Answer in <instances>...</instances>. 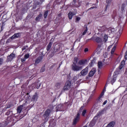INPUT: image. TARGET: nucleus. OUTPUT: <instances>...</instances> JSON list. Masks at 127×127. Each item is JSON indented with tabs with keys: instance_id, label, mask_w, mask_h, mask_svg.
<instances>
[{
	"instance_id": "nucleus-1",
	"label": "nucleus",
	"mask_w": 127,
	"mask_h": 127,
	"mask_svg": "<svg viewBox=\"0 0 127 127\" xmlns=\"http://www.w3.org/2000/svg\"><path fill=\"white\" fill-rule=\"evenodd\" d=\"M87 64V60H80L78 62V58H74V62L71 65V69L74 72L81 71Z\"/></svg>"
},
{
	"instance_id": "nucleus-2",
	"label": "nucleus",
	"mask_w": 127,
	"mask_h": 127,
	"mask_svg": "<svg viewBox=\"0 0 127 127\" xmlns=\"http://www.w3.org/2000/svg\"><path fill=\"white\" fill-rule=\"evenodd\" d=\"M98 31L99 32H105L108 31V32H115V28L112 27H110L109 28H107L106 26H103L102 27H99L98 28Z\"/></svg>"
},
{
	"instance_id": "nucleus-3",
	"label": "nucleus",
	"mask_w": 127,
	"mask_h": 127,
	"mask_svg": "<svg viewBox=\"0 0 127 127\" xmlns=\"http://www.w3.org/2000/svg\"><path fill=\"white\" fill-rule=\"evenodd\" d=\"M28 100L25 101V103L23 104V105L19 106L17 108V112L20 114L21 113V111H22V109H25L26 108V106H27V104H28Z\"/></svg>"
},
{
	"instance_id": "nucleus-4",
	"label": "nucleus",
	"mask_w": 127,
	"mask_h": 127,
	"mask_svg": "<svg viewBox=\"0 0 127 127\" xmlns=\"http://www.w3.org/2000/svg\"><path fill=\"white\" fill-rule=\"evenodd\" d=\"M70 88H72V83L71 81H67L65 84V86L63 88L64 91H67V90H69Z\"/></svg>"
},
{
	"instance_id": "nucleus-5",
	"label": "nucleus",
	"mask_w": 127,
	"mask_h": 127,
	"mask_svg": "<svg viewBox=\"0 0 127 127\" xmlns=\"http://www.w3.org/2000/svg\"><path fill=\"white\" fill-rule=\"evenodd\" d=\"M112 0H106V4L104 9V11H107V10H108V8H110Z\"/></svg>"
},
{
	"instance_id": "nucleus-6",
	"label": "nucleus",
	"mask_w": 127,
	"mask_h": 127,
	"mask_svg": "<svg viewBox=\"0 0 127 127\" xmlns=\"http://www.w3.org/2000/svg\"><path fill=\"white\" fill-rule=\"evenodd\" d=\"M19 36H20V33H17L15 34L12 37H11L10 39H8L6 41V43H8L9 42V40H10V39H15L16 38H18V37H19Z\"/></svg>"
},
{
	"instance_id": "nucleus-7",
	"label": "nucleus",
	"mask_w": 127,
	"mask_h": 127,
	"mask_svg": "<svg viewBox=\"0 0 127 127\" xmlns=\"http://www.w3.org/2000/svg\"><path fill=\"white\" fill-rule=\"evenodd\" d=\"M96 34H95L92 37H91V39H91V40H93V39H95L96 42H97V43H101V42H102V41H103V40H102V39L99 37H95V35H96Z\"/></svg>"
},
{
	"instance_id": "nucleus-8",
	"label": "nucleus",
	"mask_w": 127,
	"mask_h": 127,
	"mask_svg": "<svg viewBox=\"0 0 127 127\" xmlns=\"http://www.w3.org/2000/svg\"><path fill=\"white\" fill-rule=\"evenodd\" d=\"M80 120V114H77L75 118L74 119L72 125H75L79 122Z\"/></svg>"
},
{
	"instance_id": "nucleus-9",
	"label": "nucleus",
	"mask_w": 127,
	"mask_h": 127,
	"mask_svg": "<svg viewBox=\"0 0 127 127\" xmlns=\"http://www.w3.org/2000/svg\"><path fill=\"white\" fill-rule=\"evenodd\" d=\"M88 67H85L80 72L81 76H86L88 74Z\"/></svg>"
},
{
	"instance_id": "nucleus-10",
	"label": "nucleus",
	"mask_w": 127,
	"mask_h": 127,
	"mask_svg": "<svg viewBox=\"0 0 127 127\" xmlns=\"http://www.w3.org/2000/svg\"><path fill=\"white\" fill-rule=\"evenodd\" d=\"M96 73V68H93L91 69V70L90 71L89 73V77H93L94 76V74Z\"/></svg>"
},
{
	"instance_id": "nucleus-11",
	"label": "nucleus",
	"mask_w": 127,
	"mask_h": 127,
	"mask_svg": "<svg viewBox=\"0 0 127 127\" xmlns=\"http://www.w3.org/2000/svg\"><path fill=\"white\" fill-rule=\"evenodd\" d=\"M51 111L49 109H48L45 113V115H44V118L46 119H47L48 117H49V115L50 114Z\"/></svg>"
},
{
	"instance_id": "nucleus-12",
	"label": "nucleus",
	"mask_w": 127,
	"mask_h": 127,
	"mask_svg": "<svg viewBox=\"0 0 127 127\" xmlns=\"http://www.w3.org/2000/svg\"><path fill=\"white\" fill-rule=\"evenodd\" d=\"M42 60V57H39V58H38L35 61V65H37V64H39V63L41 62Z\"/></svg>"
},
{
	"instance_id": "nucleus-13",
	"label": "nucleus",
	"mask_w": 127,
	"mask_h": 127,
	"mask_svg": "<svg viewBox=\"0 0 127 127\" xmlns=\"http://www.w3.org/2000/svg\"><path fill=\"white\" fill-rule=\"evenodd\" d=\"M101 36H102V37H103L104 42H107V41H108V35H107L104 33H103L101 34Z\"/></svg>"
},
{
	"instance_id": "nucleus-14",
	"label": "nucleus",
	"mask_w": 127,
	"mask_h": 127,
	"mask_svg": "<svg viewBox=\"0 0 127 127\" xmlns=\"http://www.w3.org/2000/svg\"><path fill=\"white\" fill-rule=\"evenodd\" d=\"M38 99V95L37 94H35L32 97L31 101L32 102H34L37 101Z\"/></svg>"
},
{
	"instance_id": "nucleus-15",
	"label": "nucleus",
	"mask_w": 127,
	"mask_h": 127,
	"mask_svg": "<svg viewBox=\"0 0 127 127\" xmlns=\"http://www.w3.org/2000/svg\"><path fill=\"white\" fill-rule=\"evenodd\" d=\"M15 58V55L14 54H11L8 57V61H11L13 58Z\"/></svg>"
},
{
	"instance_id": "nucleus-16",
	"label": "nucleus",
	"mask_w": 127,
	"mask_h": 127,
	"mask_svg": "<svg viewBox=\"0 0 127 127\" xmlns=\"http://www.w3.org/2000/svg\"><path fill=\"white\" fill-rule=\"evenodd\" d=\"M115 125H116V122L113 121L108 124L106 127H115Z\"/></svg>"
},
{
	"instance_id": "nucleus-17",
	"label": "nucleus",
	"mask_w": 127,
	"mask_h": 127,
	"mask_svg": "<svg viewBox=\"0 0 127 127\" xmlns=\"http://www.w3.org/2000/svg\"><path fill=\"white\" fill-rule=\"evenodd\" d=\"M102 49H103V47H102V45H98L97 48V54H100Z\"/></svg>"
},
{
	"instance_id": "nucleus-18",
	"label": "nucleus",
	"mask_w": 127,
	"mask_h": 127,
	"mask_svg": "<svg viewBox=\"0 0 127 127\" xmlns=\"http://www.w3.org/2000/svg\"><path fill=\"white\" fill-rule=\"evenodd\" d=\"M41 18H42V14L40 13V14H39L38 15V16H37L35 18V21H39L40 20V19H41Z\"/></svg>"
},
{
	"instance_id": "nucleus-19",
	"label": "nucleus",
	"mask_w": 127,
	"mask_h": 127,
	"mask_svg": "<svg viewBox=\"0 0 127 127\" xmlns=\"http://www.w3.org/2000/svg\"><path fill=\"white\" fill-rule=\"evenodd\" d=\"M74 15H75V14H74L73 12H72L71 11H70L68 13V18L69 19H71V18H72L73 16H74Z\"/></svg>"
},
{
	"instance_id": "nucleus-20",
	"label": "nucleus",
	"mask_w": 127,
	"mask_h": 127,
	"mask_svg": "<svg viewBox=\"0 0 127 127\" xmlns=\"http://www.w3.org/2000/svg\"><path fill=\"white\" fill-rule=\"evenodd\" d=\"M125 64H126V62L125 61H123L121 62V65H120V66L119 67V69H120V70L123 69V67H124V65H125Z\"/></svg>"
},
{
	"instance_id": "nucleus-21",
	"label": "nucleus",
	"mask_w": 127,
	"mask_h": 127,
	"mask_svg": "<svg viewBox=\"0 0 127 127\" xmlns=\"http://www.w3.org/2000/svg\"><path fill=\"white\" fill-rule=\"evenodd\" d=\"M117 80V77H116V76H113L111 79V84L113 85L115 82H116V80Z\"/></svg>"
},
{
	"instance_id": "nucleus-22",
	"label": "nucleus",
	"mask_w": 127,
	"mask_h": 127,
	"mask_svg": "<svg viewBox=\"0 0 127 127\" xmlns=\"http://www.w3.org/2000/svg\"><path fill=\"white\" fill-rule=\"evenodd\" d=\"M98 67L99 69H102L103 68V64L101 62H99L98 63Z\"/></svg>"
},
{
	"instance_id": "nucleus-23",
	"label": "nucleus",
	"mask_w": 127,
	"mask_h": 127,
	"mask_svg": "<svg viewBox=\"0 0 127 127\" xmlns=\"http://www.w3.org/2000/svg\"><path fill=\"white\" fill-rule=\"evenodd\" d=\"M52 46V43L50 42L47 46V51H49V50H50Z\"/></svg>"
},
{
	"instance_id": "nucleus-24",
	"label": "nucleus",
	"mask_w": 127,
	"mask_h": 127,
	"mask_svg": "<svg viewBox=\"0 0 127 127\" xmlns=\"http://www.w3.org/2000/svg\"><path fill=\"white\" fill-rule=\"evenodd\" d=\"M92 5H94L92 7H91L90 8H89L88 9H93L94 8H98V5L97 4H93Z\"/></svg>"
},
{
	"instance_id": "nucleus-25",
	"label": "nucleus",
	"mask_w": 127,
	"mask_h": 127,
	"mask_svg": "<svg viewBox=\"0 0 127 127\" xmlns=\"http://www.w3.org/2000/svg\"><path fill=\"white\" fill-rule=\"evenodd\" d=\"M62 106V105L61 104H59V105H57L56 106V108H57L56 111L57 112H58V111H61V109L60 108H61Z\"/></svg>"
},
{
	"instance_id": "nucleus-26",
	"label": "nucleus",
	"mask_w": 127,
	"mask_h": 127,
	"mask_svg": "<svg viewBox=\"0 0 127 127\" xmlns=\"http://www.w3.org/2000/svg\"><path fill=\"white\" fill-rule=\"evenodd\" d=\"M126 3H122V5L121 6V10L122 11H124V10H125V8L126 7Z\"/></svg>"
},
{
	"instance_id": "nucleus-27",
	"label": "nucleus",
	"mask_w": 127,
	"mask_h": 127,
	"mask_svg": "<svg viewBox=\"0 0 127 127\" xmlns=\"http://www.w3.org/2000/svg\"><path fill=\"white\" fill-rule=\"evenodd\" d=\"M48 12H49V11L48 10H47L44 12V18H46L47 17V16L48 15Z\"/></svg>"
},
{
	"instance_id": "nucleus-28",
	"label": "nucleus",
	"mask_w": 127,
	"mask_h": 127,
	"mask_svg": "<svg viewBox=\"0 0 127 127\" xmlns=\"http://www.w3.org/2000/svg\"><path fill=\"white\" fill-rule=\"evenodd\" d=\"M75 22L77 23L79 22V21H80V20H81V17H78V16H76L75 17Z\"/></svg>"
},
{
	"instance_id": "nucleus-29",
	"label": "nucleus",
	"mask_w": 127,
	"mask_h": 127,
	"mask_svg": "<svg viewBox=\"0 0 127 127\" xmlns=\"http://www.w3.org/2000/svg\"><path fill=\"white\" fill-rule=\"evenodd\" d=\"M116 48H117V47L116 46H115L113 48V49H112V50L111 51V54H112V55H113V54H114V53H115V51H116Z\"/></svg>"
},
{
	"instance_id": "nucleus-30",
	"label": "nucleus",
	"mask_w": 127,
	"mask_h": 127,
	"mask_svg": "<svg viewBox=\"0 0 127 127\" xmlns=\"http://www.w3.org/2000/svg\"><path fill=\"white\" fill-rule=\"evenodd\" d=\"M84 31L83 32H87V31H88V27H87V25H84Z\"/></svg>"
},
{
	"instance_id": "nucleus-31",
	"label": "nucleus",
	"mask_w": 127,
	"mask_h": 127,
	"mask_svg": "<svg viewBox=\"0 0 127 127\" xmlns=\"http://www.w3.org/2000/svg\"><path fill=\"white\" fill-rule=\"evenodd\" d=\"M101 115H102V112H98V113L97 114V115H96V117L99 118V117H101Z\"/></svg>"
},
{
	"instance_id": "nucleus-32",
	"label": "nucleus",
	"mask_w": 127,
	"mask_h": 127,
	"mask_svg": "<svg viewBox=\"0 0 127 127\" xmlns=\"http://www.w3.org/2000/svg\"><path fill=\"white\" fill-rule=\"evenodd\" d=\"M41 4L42 3L40 1H38L35 2V5H40V4Z\"/></svg>"
},
{
	"instance_id": "nucleus-33",
	"label": "nucleus",
	"mask_w": 127,
	"mask_h": 127,
	"mask_svg": "<svg viewBox=\"0 0 127 127\" xmlns=\"http://www.w3.org/2000/svg\"><path fill=\"white\" fill-rule=\"evenodd\" d=\"M5 25V23H4V22H2V24L0 25V27H2V28H4V26Z\"/></svg>"
},
{
	"instance_id": "nucleus-34",
	"label": "nucleus",
	"mask_w": 127,
	"mask_h": 127,
	"mask_svg": "<svg viewBox=\"0 0 127 127\" xmlns=\"http://www.w3.org/2000/svg\"><path fill=\"white\" fill-rule=\"evenodd\" d=\"M105 94V92L103 91L101 94H100V96L99 98H102V97H103L104 94Z\"/></svg>"
},
{
	"instance_id": "nucleus-35",
	"label": "nucleus",
	"mask_w": 127,
	"mask_h": 127,
	"mask_svg": "<svg viewBox=\"0 0 127 127\" xmlns=\"http://www.w3.org/2000/svg\"><path fill=\"white\" fill-rule=\"evenodd\" d=\"M86 112H87V111L86 110H83L82 113V116H85V115H86Z\"/></svg>"
},
{
	"instance_id": "nucleus-36",
	"label": "nucleus",
	"mask_w": 127,
	"mask_h": 127,
	"mask_svg": "<svg viewBox=\"0 0 127 127\" xmlns=\"http://www.w3.org/2000/svg\"><path fill=\"white\" fill-rule=\"evenodd\" d=\"M76 2H77L76 0H73V1L72 2V4H73V5H76Z\"/></svg>"
},
{
	"instance_id": "nucleus-37",
	"label": "nucleus",
	"mask_w": 127,
	"mask_h": 127,
	"mask_svg": "<svg viewBox=\"0 0 127 127\" xmlns=\"http://www.w3.org/2000/svg\"><path fill=\"white\" fill-rule=\"evenodd\" d=\"M24 58H25L26 59H27L28 58H29V54H26V55L24 56Z\"/></svg>"
},
{
	"instance_id": "nucleus-38",
	"label": "nucleus",
	"mask_w": 127,
	"mask_h": 127,
	"mask_svg": "<svg viewBox=\"0 0 127 127\" xmlns=\"http://www.w3.org/2000/svg\"><path fill=\"white\" fill-rule=\"evenodd\" d=\"M79 78V76H74L73 77V80L74 81H76L77 80V79H78Z\"/></svg>"
},
{
	"instance_id": "nucleus-39",
	"label": "nucleus",
	"mask_w": 127,
	"mask_h": 127,
	"mask_svg": "<svg viewBox=\"0 0 127 127\" xmlns=\"http://www.w3.org/2000/svg\"><path fill=\"white\" fill-rule=\"evenodd\" d=\"M3 63V60L2 59H0V65H1Z\"/></svg>"
},
{
	"instance_id": "nucleus-40",
	"label": "nucleus",
	"mask_w": 127,
	"mask_h": 127,
	"mask_svg": "<svg viewBox=\"0 0 127 127\" xmlns=\"http://www.w3.org/2000/svg\"><path fill=\"white\" fill-rule=\"evenodd\" d=\"M94 121H97L98 120V119H99V117H97V116H96V115L94 117Z\"/></svg>"
},
{
	"instance_id": "nucleus-41",
	"label": "nucleus",
	"mask_w": 127,
	"mask_h": 127,
	"mask_svg": "<svg viewBox=\"0 0 127 127\" xmlns=\"http://www.w3.org/2000/svg\"><path fill=\"white\" fill-rule=\"evenodd\" d=\"M89 102H90V100L89 99H88L85 105L83 104V106H84V107H86V106H87V104H88V103H89Z\"/></svg>"
},
{
	"instance_id": "nucleus-42",
	"label": "nucleus",
	"mask_w": 127,
	"mask_h": 127,
	"mask_svg": "<svg viewBox=\"0 0 127 127\" xmlns=\"http://www.w3.org/2000/svg\"><path fill=\"white\" fill-rule=\"evenodd\" d=\"M2 30H3V28H2V27L0 26V32H1V31H2Z\"/></svg>"
},
{
	"instance_id": "nucleus-43",
	"label": "nucleus",
	"mask_w": 127,
	"mask_h": 127,
	"mask_svg": "<svg viewBox=\"0 0 127 127\" xmlns=\"http://www.w3.org/2000/svg\"><path fill=\"white\" fill-rule=\"evenodd\" d=\"M25 60H26V59L24 58L23 59H21V62H24V61H25Z\"/></svg>"
},
{
	"instance_id": "nucleus-44",
	"label": "nucleus",
	"mask_w": 127,
	"mask_h": 127,
	"mask_svg": "<svg viewBox=\"0 0 127 127\" xmlns=\"http://www.w3.org/2000/svg\"><path fill=\"white\" fill-rule=\"evenodd\" d=\"M88 50H89L88 49V48H85V50H84V51H85V52H88Z\"/></svg>"
},
{
	"instance_id": "nucleus-45",
	"label": "nucleus",
	"mask_w": 127,
	"mask_h": 127,
	"mask_svg": "<svg viewBox=\"0 0 127 127\" xmlns=\"http://www.w3.org/2000/svg\"><path fill=\"white\" fill-rule=\"evenodd\" d=\"M107 103H108V101L106 100V101L103 103V105H106V104H107Z\"/></svg>"
},
{
	"instance_id": "nucleus-46",
	"label": "nucleus",
	"mask_w": 127,
	"mask_h": 127,
	"mask_svg": "<svg viewBox=\"0 0 127 127\" xmlns=\"http://www.w3.org/2000/svg\"><path fill=\"white\" fill-rule=\"evenodd\" d=\"M41 72H44V68H42L41 69Z\"/></svg>"
},
{
	"instance_id": "nucleus-47",
	"label": "nucleus",
	"mask_w": 127,
	"mask_h": 127,
	"mask_svg": "<svg viewBox=\"0 0 127 127\" xmlns=\"http://www.w3.org/2000/svg\"><path fill=\"white\" fill-rule=\"evenodd\" d=\"M98 102H102V98H99Z\"/></svg>"
},
{
	"instance_id": "nucleus-48",
	"label": "nucleus",
	"mask_w": 127,
	"mask_h": 127,
	"mask_svg": "<svg viewBox=\"0 0 127 127\" xmlns=\"http://www.w3.org/2000/svg\"><path fill=\"white\" fill-rule=\"evenodd\" d=\"M93 97V95H91L90 97H89V99H90V100H92V97Z\"/></svg>"
},
{
	"instance_id": "nucleus-49",
	"label": "nucleus",
	"mask_w": 127,
	"mask_h": 127,
	"mask_svg": "<svg viewBox=\"0 0 127 127\" xmlns=\"http://www.w3.org/2000/svg\"><path fill=\"white\" fill-rule=\"evenodd\" d=\"M40 1H41V3H43V1H44V0H40Z\"/></svg>"
},
{
	"instance_id": "nucleus-50",
	"label": "nucleus",
	"mask_w": 127,
	"mask_h": 127,
	"mask_svg": "<svg viewBox=\"0 0 127 127\" xmlns=\"http://www.w3.org/2000/svg\"><path fill=\"white\" fill-rule=\"evenodd\" d=\"M85 34H86V32H83V33H82V35H85Z\"/></svg>"
},
{
	"instance_id": "nucleus-51",
	"label": "nucleus",
	"mask_w": 127,
	"mask_h": 127,
	"mask_svg": "<svg viewBox=\"0 0 127 127\" xmlns=\"http://www.w3.org/2000/svg\"><path fill=\"white\" fill-rule=\"evenodd\" d=\"M93 64V62H91V63L90 64V65L91 67H92V64Z\"/></svg>"
},
{
	"instance_id": "nucleus-52",
	"label": "nucleus",
	"mask_w": 127,
	"mask_h": 127,
	"mask_svg": "<svg viewBox=\"0 0 127 127\" xmlns=\"http://www.w3.org/2000/svg\"><path fill=\"white\" fill-rule=\"evenodd\" d=\"M106 64L108 65L109 64V62L106 63Z\"/></svg>"
},
{
	"instance_id": "nucleus-53",
	"label": "nucleus",
	"mask_w": 127,
	"mask_h": 127,
	"mask_svg": "<svg viewBox=\"0 0 127 127\" xmlns=\"http://www.w3.org/2000/svg\"><path fill=\"white\" fill-rule=\"evenodd\" d=\"M37 89H39V86L38 87H36Z\"/></svg>"
},
{
	"instance_id": "nucleus-54",
	"label": "nucleus",
	"mask_w": 127,
	"mask_h": 127,
	"mask_svg": "<svg viewBox=\"0 0 127 127\" xmlns=\"http://www.w3.org/2000/svg\"><path fill=\"white\" fill-rule=\"evenodd\" d=\"M88 100H89V101H91V99L90 98H89Z\"/></svg>"
},
{
	"instance_id": "nucleus-55",
	"label": "nucleus",
	"mask_w": 127,
	"mask_h": 127,
	"mask_svg": "<svg viewBox=\"0 0 127 127\" xmlns=\"http://www.w3.org/2000/svg\"><path fill=\"white\" fill-rule=\"evenodd\" d=\"M87 4H89V2H88V3H87Z\"/></svg>"
},
{
	"instance_id": "nucleus-56",
	"label": "nucleus",
	"mask_w": 127,
	"mask_h": 127,
	"mask_svg": "<svg viewBox=\"0 0 127 127\" xmlns=\"http://www.w3.org/2000/svg\"><path fill=\"white\" fill-rule=\"evenodd\" d=\"M88 40H89V39L88 40H87V41H88Z\"/></svg>"
},
{
	"instance_id": "nucleus-57",
	"label": "nucleus",
	"mask_w": 127,
	"mask_h": 127,
	"mask_svg": "<svg viewBox=\"0 0 127 127\" xmlns=\"http://www.w3.org/2000/svg\"><path fill=\"white\" fill-rule=\"evenodd\" d=\"M108 61H110V60H108Z\"/></svg>"
},
{
	"instance_id": "nucleus-58",
	"label": "nucleus",
	"mask_w": 127,
	"mask_h": 127,
	"mask_svg": "<svg viewBox=\"0 0 127 127\" xmlns=\"http://www.w3.org/2000/svg\"><path fill=\"white\" fill-rule=\"evenodd\" d=\"M98 71H100V69H98Z\"/></svg>"
},
{
	"instance_id": "nucleus-59",
	"label": "nucleus",
	"mask_w": 127,
	"mask_h": 127,
	"mask_svg": "<svg viewBox=\"0 0 127 127\" xmlns=\"http://www.w3.org/2000/svg\"><path fill=\"white\" fill-rule=\"evenodd\" d=\"M97 34V35H98V34H99V33H98Z\"/></svg>"
},
{
	"instance_id": "nucleus-60",
	"label": "nucleus",
	"mask_w": 127,
	"mask_h": 127,
	"mask_svg": "<svg viewBox=\"0 0 127 127\" xmlns=\"http://www.w3.org/2000/svg\"><path fill=\"white\" fill-rule=\"evenodd\" d=\"M39 87H40V85H39Z\"/></svg>"
},
{
	"instance_id": "nucleus-61",
	"label": "nucleus",
	"mask_w": 127,
	"mask_h": 127,
	"mask_svg": "<svg viewBox=\"0 0 127 127\" xmlns=\"http://www.w3.org/2000/svg\"><path fill=\"white\" fill-rule=\"evenodd\" d=\"M93 92H95V90L93 91Z\"/></svg>"
},
{
	"instance_id": "nucleus-62",
	"label": "nucleus",
	"mask_w": 127,
	"mask_h": 127,
	"mask_svg": "<svg viewBox=\"0 0 127 127\" xmlns=\"http://www.w3.org/2000/svg\"><path fill=\"white\" fill-rule=\"evenodd\" d=\"M83 107H81V109H82Z\"/></svg>"
}]
</instances>
